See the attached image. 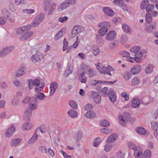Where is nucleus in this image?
Here are the masks:
<instances>
[{
	"label": "nucleus",
	"mask_w": 158,
	"mask_h": 158,
	"mask_svg": "<svg viewBox=\"0 0 158 158\" xmlns=\"http://www.w3.org/2000/svg\"><path fill=\"white\" fill-rule=\"evenodd\" d=\"M103 10L106 15L110 16H113L114 15V11L112 10H110L109 7H103Z\"/></svg>",
	"instance_id": "obj_19"
},
{
	"label": "nucleus",
	"mask_w": 158,
	"mask_h": 158,
	"mask_svg": "<svg viewBox=\"0 0 158 158\" xmlns=\"http://www.w3.org/2000/svg\"><path fill=\"white\" fill-rule=\"evenodd\" d=\"M51 0H44L43 7L45 11H48V14L52 15L56 8V5L55 3L51 4Z\"/></svg>",
	"instance_id": "obj_3"
},
{
	"label": "nucleus",
	"mask_w": 158,
	"mask_h": 158,
	"mask_svg": "<svg viewBox=\"0 0 158 158\" xmlns=\"http://www.w3.org/2000/svg\"><path fill=\"white\" fill-rule=\"evenodd\" d=\"M31 98L29 97H27L24 99L22 101V102L24 104H27V103L29 104V103L31 101Z\"/></svg>",
	"instance_id": "obj_57"
},
{
	"label": "nucleus",
	"mask_w": 158,
	"mask_h": 158,
	"mask_svg": "<svg viewBox=\"0 0 158 158\" xmlns=\"http://www.w3.org/2000/svg\"><path fill=\"white\" fill-rule=\"evenodd\" d=\"M102 92L103 96H107L108 95V93L109 92V89L106 87H104L102 89Z\"/></svg>",
	"instance_id": "obj_53"
},
{
	"label": "nucleus",
	"mask_w": 158,
	"mask_h": 158,
	"mask_svg": "<svg viewBox=\"0 0 158 158\" xmlns=\"http://www.w3.org/2000/svg\"><path fill=\"white\" fill-rule=\"evenodd\" d=\"M15 131V128L13 124L11 125L10 127L9 128L6 132V135L7 137L11 136Z\"/></svg>",
	"instance_id": "obj_17"
},
{
	"label": "nucleus",
	"mask_w": 158,
	"mask_h": 158,
	"mask_svg": "<svg viewBox=\"0 0 158 158\" xmlns=\"http://www.w3.org/2000/svg\"><path fill=\"white\" fill-rule=\"evenodd\" d=\"M152 127L154 130L157 131L158 128V123L156 122H152L151 123Z\"/></svg>",
	"instance_id": "obj_58"
},
{
	"label": "nucleus",
	"mask_w": 158,
	"mask_h": 158,
	"mask_svg": "<svg viewBox=\"0 0 158 158\" xmlns=\"http://www.w3.org/2000/svg\"><path fill=\"white\" fill-rule=\"evenodd\" d=\"M122 28L126 33L128 34H131L132 32V30L131 27L125 23L122 24Z\"/></svg>",
	"instance_id": "obj_21"
},
{
	"label": "nucleus",
	"mask_w": 158,
	"mask_h": 158,
	"mask_svg": "<svg viewBox=\"0 0 158 158\" xmlns=\"http://www.w3.org/2000/svg\"><path fill=\"white\" fill-rule=\"evenodd\" d=\"M141 70V67L140 65H136L132 67L130 72L132 74H136L140 72Z\"/></svg>",
	"instance_id": "obj_10"
},
{
	"label": "nucleus",
	"mask_w": 158,
	"mask_h": 158,
	"mask_svg": "<svg viewBox=\"0 0 158 158\" xmlns=\"http://www.w3.org/2000/svg\"><path fill=\"white\" fill-rule=\"evenodd\" d=\"M85 116L86 117L89 118H92L95 116V114L94 112L89 110L85 114Z\"/></svg>",
	"instance_id": "obj_36"
},
{
	"label": "nucleus",
	"mask_w": 158,
	"mask_h": 158,
	"mask_svg": "<svg viewBox=\"0 0 158 158\" xmlns=\"http://www.w3.org/2000/svg\"><path fill=\"white\" fill-rule=\"evenodd\" d=\"M101 132L102 133L107 134H110L111 132V130H110V129H108L107 128H104L100 130Z\"/></svg>",
	"instance_id": "obj_60"
},
{
	"label": "nucleus",
	"mask_w": 158,
	"mask_h": 158,
	"mask_svg": "<svg viewBox=\"0 0 158 158\" xmlns=\"http://www.w3.org/2000/svg\"><path fill=\"white\" fill-rule=\"evenodd\" d=\"M107 143L104 147V150L106 152H109L112 148V145L110 143L106 142Z\"/></svg>",
	"instance_id": "obj_38"
},
{
	"label": "nucleus",
	"mask_w": 158,
	"mask_h": 158,
	"mask_svg": "<svg viewBox=\"0 0 158 158\" xmlns=\"http://www.w3.org/2000/svg\"><path fill=\"white\" fill-rule=\"evenodd\" d=\"M68 19V17L67 16L63 17H60L58 19V21L61 23H64L66 22Z\"/></svg>",
	"instance_id": "obj_64"
},
{
	"label": "nucleus",
	"mask_w": 158,
	"mask_h": 158,
	"mask_svg": "<svg viewBox=\"0 0 158 158\" xmlns=\"http://www.w3.org/2000/svg\"><path fill=\"white\" fill-rule=\"evenodd\" d=\"M120 55L123 57H128L130 56V53L126 51H123L120 53Z\"/></svg>",
	"instance_id": "obj_44"
},
{
	"label": "nucleus",
	"mask_w": 158,
	"mask_h": 158,
	"mask_svg": "<svg viewBox=\"0 0 158 158\" xmlns=\"http://www.w3.org/2000/svg\"><path fill=\"white\" fill-rule=\"evenodd\" d=\"M96 65V68L101 73L107 74L110 76H112L110 72L115 70L111 66L109 65L105 67L100 63H97Z\"/></svg>",
	"instance_id": "obj_2"
},
{
	"label": "nucleus",
	"mask_w": 158,
	"mask_h": 158,
	"mask_svg": "<svg viewBox=\"0 0 158 158\" xmlns=\"http://www.w3.org/2000/svg\"><path fill=\"white\" fill-rule=\"evenodd\" d=\"M110 24L109 22H103L99 23L98 24V27L99 28L102 27H105L106 28H109L110 27Z\"/></svg>",
	"instance_id": "obj_30"
},
{
	"label": "nucleus",
	"mask_w": 158,
	"mask_h": 158,
	"mask_svg": "<svg viewBox=\"0 0 158 158\" xmlns=\"http://www.w3.org/2000/svg\"><path fill=\"white\" fill-rule=\"evenodd\" d=\"M154 8V6L152 4H148L146 7V10L147 11L149 12L152 11Z\"/></svg>",
	"instance_id": "obj_61"
},
{
	"label": "nucleus",
	"mask_w": 158,
	"mask_h": 158,
	"mask_svg": "<svg viewBox=\"0 0 158 158\" xmlns=\"http://www.w3.org/2000/svg\"><path fill=\"white\" fill-rule=\"evenodd\" d=\"M37 101L36 98L32 97L31 101L29 103V107L26 109L25 110L23 117L25 120H29L31 118L32 110L35 109L37 107Z\"/></svg>",
	"instance_id": "obj_1"
},
{
	"label": "nucleus",
	"mask_w": 158,
	"mask_h": 158,
	"mask_svg": "<svg viewBox=\"0 0 158 158\" xmlns=\"http://www.w3.org/2000/svg\"><path fill=\"white\" fill-rule=\"evenodd\" d=\"M90 68L89 66H87L83 63H82L81 65V68L83 71H86L87 72Z\"/></svg>",
	"instance_id": "obj_46"
},
{
	"label": "nucleus",
	"mask_w": 158,
	"mask_h": 158,
	"mask_svg": "<svg viewBox=\"0 0 158 158\" xmlns=\"http://www.w3.org/2000/svg\"><path fill=\"white\" fill-rule=\"evenodd\" d=\"M38 138L37 131H35L31 137L28 140V144H33L37 140Z\"/></svg>",
	"instance_id": "obj_12"
},
{
	"label": "nucleus",
	"mask_w": 158,
	"mask_h": 158,
	"mask_svg": "<svg viewBox=\"0 0 158 158\" xmlns=\"http://www.w3.org/2000/svg\"><path fill=\"white\" fill-rule=\"evenodd\" d=\"M73 29L77 34L82 32L84 30V27L79 26L75 27Z\"/></svg>",
	"instance_id": "obj_39"
},
{
	"label": "nucleus",
	"mask_w": 158,
	"mask_h": 158,
	"mask_svg": "<svg viewBox=\"0 0 158 158\" xmlns=\"http://www.w3.org/2000/svg\"><path fill=\"white\" fill-rule=\"evenodd\" d=\"M139 82V81L138 78L137 77H134L132 80L131 81V85H138Z\"/></svg>",
	"instance_id": "obj_49"
},
{
	"label": "nucleus",
	"mask_w": 158,
	"mask_h": 158,
	"mask_svg": "<svg viewBox=\"0 0 158 158\" xmlns=\"http://www.w3.org/2000/svg\"><path fill=\"white\" fill-rule=\"evenodd\" d=\"M136 131L139 134L144 135L146 133V130L143 127H138L136 128Z\"/></svg>",
	"instance_id": "obj_31"
},
{
	"label": "nucleus",
	"mask_w": 158,
	"mask_h": 158,
	"mask_svg": "<svg viewBox=\"0 0 158 158\" xmlns=\"http://www.w3.org/2000/svg\"><path fill=\"white\" fill-rule=\"evenodd\" d=\"M27 70V68L24 64H21L19 68L17 71L16 74L17 77L22 76L25 73V71Z\"/></svg>",
	"instance_id": "obj_8"
},
{
	"label": "nucleus",
	"mask_w": 158,
	"mask_h": 158,
	"mask_svg": "<svg viewBox=\"0 0 158 158\" xmlns=\"http://www.w3.org/2000/svg\"><path fill=\"white\" fill-rule=\"evenodd\" d=\"M99 52V49L98 47L96 46L95 48H93L92 53L94 56L98 55Z\"/></svg>",
	"instance_id": "obj_50"
},
{
	"label": "nucleus",
	"mask_w": 158,
	"mask_h": 158,
	"mask_svg": "<svg viewBox=\"0 0 158 158\" xmlns=\"http://www.w3.org/2000/svg\"><path fill=\"white\" fill-rule=\"evenodd\" d=\"M118 135L116 133L111 134L107 138L106 142L113 143L115 142L118 139Z\"/></svg>",
	"instance_id": "obj_13"
},
{
	"label": "nucleus",
	"mask_w": 158,
	"mask_h": 158,
	"mask_svg": "<svg viewBox=\"0 0 158 158\" xmlns=\"http://www.w3.org/2000/svg\"><path fill=\"white\" fill-rule=\"evenodd\" d=\"M16 6L15 5L14 1L12 0H10L9 3L8 5V7L9 10L12 12H15V6Z\"/></svg>",
	"instance_id": "obj_29"
},
{
	"label": "nucleus",
	"mask_w": 158,
	"mask_h": 158,
	"mask_svg": "<svg viewBox=\"0 0 158 158\" xmlns=\"http://www.w3.org/2000/svg\"><path fill=\"white\" fill-rule=\"evenodd\" d=\"M69 6L68 2L67 1H65L60 5L57 8V10L59 11H61L64 9H66Z\"/></svg>",
	"instance_id": "obj_24"
},
{
	"label": "nucleus",
	"mask_w": 158,
	"mask_h": 158,
	"mask_svg": "<svg viewBox=\"0 0 158 158\" xmlns=\"http://www.w3.org/2000/svg\"><path fill=\"white\" fill-rule=\"evenodd\" d=\"M151 156V151L148 150H146L144 152L143 156L145 158H150Z\"/></svg>",
	"instance_id": "obj_48"
},
{
	"label": "nucleus",
	"mask_w": 158,
	"mask_h": 158,
	"mask_svg": "<svg viewBox=\"0 0 158 158\" xmlns=\"http://www.w3.org/2000/svg\"><path fill=\"white\" fill-rule=\"evenodd\" d=\"M65 30L64 29H62L56 35L54 38L55 40H58L65 34Z\"/></svg>",
	"instance_id": "obj_28"
},
{
	"label": "nucleus",
	"mask_w": 158,
	"mask_h": 158,
	"mask_svg": "<svg viewBox=\"0 0 158 158\" xmlns=\"http://www.w3.org/2000/svg\"><path fill=\"white\" fill-rule=\"evenodd\" d=\"M33 32L32 31L26 32L24 34L21 36L19 39L21 41H24L30 38L33 35Z\"/></svg>",
	"instance_id": "obj_16"
},
{
	"label": "nucleus",
	"mask_w": 158,
	"mask_h": 158,
	"mask_svg": "<svg viewBox=\"0 0 158 158\" xmlns=\"http://www.w3.org/2000/svg\"><path fill=\"white\" fill-rule=\"evenodd\" d=\"M134 155L135 158H143V154L141 151V147L139 146L138 148L134 151Z\"/></svg>",
	"instance_id": "obj_14"
},
{
	"label": "nucleus",
	"mask_w": 158,
	"mask_h": 158,
	"mask_svg": "<svg viewBox=\"0 0 158 158\" xmlns=\"http://www.w3.org/2000/svg\"><path fill=\"white\" fill-rule=\"evenodd\" d=\"M22 141L21 138H15L12 139L10 142V145L12 147L17 146Z\"/></svg>",
	"instance_id": "obj_23"
},
{
	"label": "nucleus",
	"mask_w": 158,
	"mask_h": 158,
	"mask_svg": "<svg viewBox=\"0 0 158 158\" xmlns=\"http://www.w3.org/2000/svg\"><path fill=\"white\" fill-rule=\"evenodd\" d=\"M148 0H144L141 3L140 8L143 9H144L146 6L148 4Z\"/></svg>",
	"instance_id": "obj_52"
},
{
	"label": "nucleus",
	"mask_w": 158,
	"mask_h": 158,
	"mask_svg": "<svg viewBox=\"0 0 158 158\" xmlns=\"http://www.w3.org/2000/svg\"><path fill=\"white\" fill-rule=\"evenodd\" d=\"M101 141V138H96L93 142V145L94 147H97Z\"/></svg>",
	"instance_id": "obj_43"
},
{
	"label": "nucleus",
	"mask_w": 158,
	"mask_h": 158,
	"mask_svg": "<svg viewBox=\"0 0 158 158\" xmlns=\"http://www.w3.org/2000/svg\"><path fill=\"white\" fill-rule=\"evenodd\" d=\"M154 66L152 64H148L145 68V72L147 74L150 73L153 71Z\"/></svg>",
	"instance_id": "obj_32"
},
{
	"label": "nucleus",
	"mask_w": 158,
	"mask_h": 158,
	"mask_svg": "<svg viewBox=\"0 0 158 158\" xmlns=\"http://www.w3.org/2000/svg\"><path fill=\"white\" fill-rule=\"evenodd\" d=\"M44 127H45V126L43 125L37 128L35 131H37V132L38 130H39L41 133H44L46 131V129L44 128Z\"/></svg>",
	"instance_id": "obj_55"
},
{
	"label": "nucleus",
	"mask_w": 158,
	"mask_h": 158,
	"mask_svg": "<svg viewBox=\"0 0 158 158\" xmlns=\"http://www.w3.org/2000/svg\"><path fill=\"white\" fill-rule=\"evenodd\" d=\"M122 97L124 98L126 101H128L129 99V95L125 92L122 93L121 95Z\"/></svg>",
	"instance_id": "obj_59"
},
{
	"label": "nucleus",
	"mask_w": 158,
	"mask_h": 158,
	"mask_svg": "<svg viewBox=\"0 0 158 158\" xmlns=\"http://www.w3.org/2000/svg\"><path fill=\"white\" fill-rule=\"evenodd\" d=\"M128 146L130 148L133 149L134 151H135V150L137 149L139 147H136L135 144L131 142H129L128 143Z\"/></svg>",
	"instance_id": "obj_47"
},
{
	"label": "nucleus",
	"mask_w": 158,
	"mask_h": 158,
	"mask_svg": "<svg viewBox=\"0 0 158 158\" xmlns=\"http://www.w3.org/2000/svg\"><path fill=\"white\" fill-rule=\"evenodd\" d=\"M14 47L13 46H8L2 49L0 52V56L2 57L5 56L11 52L14 49Z\"/></svg>",
	"instance_id": "obj_6"
},
{
	"label": "nucleus",
	"mask_w": 158,
	"mask_h": 158,
	"mask_svg": "<svg viewBox=\"0 0 158 158\" xmlns=\"http://www.w3.org/2000/svg\"><path fill=\"white\" fill-rule=\"evenodd\" d=\"M36 98L39 99L41 100H43L45 98V95L42 93H40L39 94H37L36 96Z\"/></svg>",
	"instance_id": "obj_51"
},
{
	"label": "nucleus",
	"mask_w": 158,
	"mask_h": 158,
	"mask_svg": "<svg viewBox=\"0 0 158 158\" xmlns=\"http://www.w3.org/2000/svg\"><path fill=\"white\" fill-rule=\"evenodd\" d=\"M31 59L33 62L36 63L40 62L43 59V57L41 53L37 52L32 56Z\"/></svg>",
	"instance_id": "obj_7"
},
{
	"label": "nucleus",
	"mask_w": 158,
	"mask_h": 158,
	"mask_svg": "<svg viewBox=\"0 0 158 158\" xmlns=\"http://www.w3.org/2000/svg\"><path fill=\"white\" fill-rule=\"evenodd\" d=\"M88 95L90 98L93 99L97 104H99L101 102V96L98 92L92 91L89 92Z\"/></svg>",
	"instance_id": "obj_4"
},
{
	"label": "nucleus",
	"mask_w": 158,
	"mask_h": 158,
	"mask_svg": "<svg viewBox=\"0 0 158 158\" xmlns=\"http://www.w3.org/2000/svg\"><path fill=\"white\" fill-rule=\"evenodd\" d=\"M118 119L119 124L122 126H125L126 120L124 117L122 115H119L118 116Z\"/></svg>",
	"instance_id": "obj_37"
},
{
	"label": "nucleus",
	"mask_w": 158,
	"mask_h": 158,
	"mask_svg": "<svg viewBox=\"0 0 158 158\" xmlns=\"http://www.w3.org/2000/svg\"><path fill=\"white\" fill-rule=\"evenodd\" d=\"M72 68L70 67H69L64 73L66 77L67 76L72 73Z\"/></svg>",
	"instance_id": "obj_63"
},
{
	"label": "nucleus",
	"mask_w": 158,
	"mask_h": 158,
	"mask_svg": "<svg viewBox=\"0 0 158 158\" xmlns=\"http://www.w3.org/2000/svg\"><path fill=\"white\" fill-rule=\"evenodd\" d=\"M140 104V100L138 98H135L132 100L131 105L134 108L138 107Z\"/></svg>",
	"instance_id": "obj_20"
},
{
	"label": "nucleus",
	"mask_w": 158,
	"mask_h": 158,
	"mask_svg": "<svg viewBox=\"0 0 158 158\" xmlns=\"http://www.w3.org/2000/svg\"><path fill=\"white\" fill-rule=\"evenodd\" d=\"M68 114L70 117L74 118L78 116L77 112L74 110L71 109L69 110L68 112Z\"/></svg>",
	"instance_id": "obj_25"
},
{
	"label": "nucleus",
	"mask_w": 158,
	"mask_h": 158,
	"mask_svg": "<svg viewBox=\"0 0 158 158\" xmlns=\"http://www.w3.org/2000/svg\"><path fill=\"white\" fill-rule=\"evenodd\" d=\"M24 32V31L22 27L18 28L16 30V33L18 35H21Z\"/></svg>",
	"instance_id": "obj_62"
},
{
	"label": "nucleus",
	"mask_w": 158,
	"mask_h": 158,
	"mask_svg": "<svg viewBox=\"0 0 158 158\" xmlns=\"http://www.w3.org/2000/svg\"><path fill=\"white\" fill-rule=\"evenodd\" d=\"M156 23L152 22L150 26L147 27L146 28V31L149 33L154 32L156 30Z\"/></svg>",
	"instance_id": "obj_18"
},
{
	"label": "nucleus",
	"mask_w": 158,
	"mask_h": 158,
	"mask_svg": "<svg viewBox=\"0 0 158 158\" xmlns=\"http://www.w3.org/2000/svg\"><path fill=\"white\" fill-rule=\"evenodd\" d=\"M140 49V48L139 46H135L130 49V51L133 53H136Z\"/></svg>",
	"instance_id": "obj_42"
},
{
	"label": "nucleus",
	"mask_w": 158,
	"mask_h": 158,
	"mask_svg": "<svg viewBox=\"0 0 158 158\" xmlns=\"http://www.w3.org/2000/svg\"><path fill=\"white\" fill-rule=\"evenodd\" d=\"M58 84L56 82H54L52 83L50 85V88L51 89V92L50 95L52 96L55 91L57 86Z\"/></svg>",
	"instance_id": "obj_22"
},
{
	"label": "nucleus",
	"mask_w": 158,
	"mask_h": 158,
	"mask_svg": "<svg viewBox=\"0 0 158 158\" xmlns=\"http://www.w3.org/2000/svg\"><path fill=\"white\" fill-rule=\"evenodd\" d=\"M108 96L111 102H114L116 101L117 98L116 93L113 90L109 91Z\"/></svg>",
	"instance_id": "obj_15"
},
{
	"label": "nucleus",
	"mask_w": 158,
	"mask_h": 158,
	"mask_svg": "<svg viewBox=\"0 0 158 158\" xmlns=\"http://www.w3.org/2000/svg\"><path fill=\"white\" fill-rule=\"evenodd\" d=\"M33 125L31 123L27 122L23 125L22 129L23 131L29 130L31 129Z\"/></svg>",
	"instance_id": "obj_27"
},
{
	"label": "nucleus",
	"mask_w": 158,
	"mask_h": 158,
	"mask_svg": "<svg viewBox=\"0 0 158 158\" xmlns=\"http://www.w3.org/2000/svg\"><path fill=\"white\" fill-rule=\"evenodd\" d=\"M145 18L146 22L147 23H150L152 21V16L151 14L148 12L146 14Z\"/></svg>",
	"instance_id": "obj_40"
},
{
	"label": "nucleus",
	"mask_w": 158,
	"mask_h": 158,
	"mask_svg": "<svg viewBox=\"0 0 158 158\" xmlns=\"http://www.w3.org/2000/svg\"><path fill=\"white\" fill-rule=\"evenodd\" d=\"M44 18V15L40 13L37 15L32 20L31 24L32 27H36L39 25L43 20Z\"/></svg>",
	"instance_id": "obj_5"
},
{
	"label": "nucleus",
	"mask_w": 158,
	"mask_h": 158,
	"mask_svg": "<svg viewBox=\"0 0 158 158\" xmlns=\"http://www.w3.org/2000/svg\"><path fill=\"white\" fill-rule=\"evenodd\" d=\"M69 104L70 107L74 109H76L77 108V104L74 100H69Z\"/></svg>",
	"instance_id": "obj_35"
},
{
	"label": "nucleus",
	"mask_w": 158,
	"mask_h": 158,
	"mask_svg": "<svg viewBox=\"0 0 158 158\" xmlns=\"http://www.w3.org/2000/svg\"><path fill=\"white\" fill-rule=\"evenodd\" d=\"M123 77L125 80L128 81L131 77V75L129 72L126 71L123 74Z\"/></svg>",
	"instance_id": "obj_41"
},
{
	"label": "nucleus",
	"mask_w": 158,
	"mask_h": 158,
	"mask_svg": "<svg viewBox=\"0 0 158 158\" xmlns=\"http://www.w3.org/2000/svg\"><path fill=\"white\" fill-rule=\"evenodd\" d=\"M117 34L114 31H110L106 36V39L108 41H112L114 40Z\"/></svg>",
	"instance_id": "obj_11"
},
{
	"label": "nucleus",
	"mask_w": 158,
	"mask_h": 158,
	"mask_svg": "<svg viewBox=\"0 0 158 158\" xmlns=\"http://www.w3.org/2000/svg\"><path fill=\"white\" fill-rule=\"evenodd\" d=\"M2 14L6 19L9 20L10 22L12 23L14 22V20L11 18L10 14L7 9H3L2 10Z\"/></svg>",
	"instance_id": "obj_9"
},
{
	"label": "nucleus",
	"mask_w": 158,
	"mask_h": 158,
	"mask_svg": "<svg viewBox=\"0 0 158 158\" xmlns=\"http://www.w3.org/2000/svg\"><path fill=\"white\" fill-rule=\"evenodd\" d=\"M100 124L102 127H107L110 126L109 123L106 120H104L101 121Z\"/></svg>",
	"instance_id": "obj_45"
},
{
	"label": "nucleus",
	"mask_w": 158,
	"mask_h": 158,
	"mask_svg": "<svg viewBox=\"0 0 158 158\" xmlns=\"http://www.w3.org/2000/svg\"><path fill=\"white\" fill-rule=\"evenodd\" d=\"M101 28L100 29L98 30V32L100 36H104L106 34L108 31V28H106L105 27H101Z\"/></svg>",
	"instance_id": "obj_34"
},
{
	"label": "nucleus",
	"mask_w": 158,
	"mask_h": 158,
	"mask_svg": "<svg viewBox=\"0 0 158 158\" xmlns=\"http://www.w3.org/2000/svg\"><path fill=\"white\" fill-rule=\"evenodd\" d=\"M101 36L100 35H97L96 37L97 43L100 46L102 45L104 43V40Z\"/></svg>",
	"instance_id": "obj_33"
},
{
	"label": "nucleus",
	"mask_w": 158,
	"mask_h": 158,
	"mask_svg": "<svg viewBox=\"0 0 158 158\" xmlns=\"http://www.w3.org/2000/svg\"><path fill=\"white\" fill-rule=\"evenodd\" d=\"M120 41L123 43L127 42V36L126 35H122L121 37Z\"/></svg>",
	"instance_id": "obj_56"
},
{
	"label": "nucleus",
	"mask_w": 158,
	"mask_h": 158,
	"mask_svg": "<svg viewBox=\"0 0 158 158\" xmlns=\"http://www.w3.org/2000/svg\"><path fill=\"white\" fill-rule=\"evenodd\" d=\"M12 104L15 106H19L20 105L19 100L17 98H14L12 101Z\"/></svg>",
	"instance_id": "obj_54"
},
{
	"label": "nucleus",
	"mask_w": 158,
	"mask_h": 158,
	"mask_svg": "<svg viewBox=\"0 0 158 158\" xmlns=\"http://www.w3.org/2000/svg\"><path fill=\"white\" fill-rule=\"evenodd\" d=\"M87 75L89 77H93L96 74V72L95 70L92 69L91 68L86 72Z\"/></svg>",
	"instance_id": "obj_26"
}]
</instances>
